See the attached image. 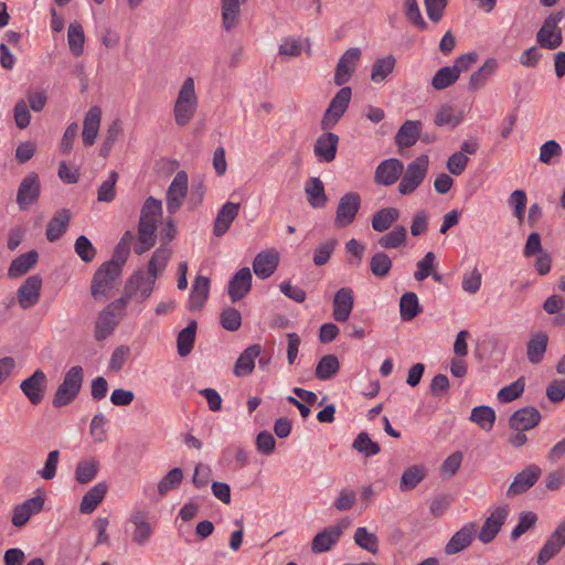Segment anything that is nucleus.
Returning a JSON list of instances; mask_svg holds the SVG:
<instances>
[{
	"mask_svg": "<svg viewBox=\"0 0 565 565\" xmlns=\"http://www.w3.org/2000/svg\"><path fill=\"white\" fill-rule=\"evenodd\" d=\"M162 213V203L160 200L149 196L140 212V218L138 224V241L139 244L135 247L137 255H142L156 243V231L158 216Z\"/></svg>",
	"mask_w": 565,
	"mask_h": 565,
	"instance_id": "1",
	"label": "nucleus"
},
{
	"mask_svg": "<svg viewBox=\"0 0 565 565\" xmlns=\"http://www.w3.org/2000/svg\"><path fill=\"white\" fill-rule=\"evenodd\" d=\"M129 300L130 295H122L120 298L108 303L106 308L97 315L94 327V337L96 341H104L113 334L116 327L125 316Z\"/></svg>",
	"mask_w": 565,
	"mask_h": 565,
	"instance_id": "2",
	"label": "nucleus"
},
{
	"mask_svg": "<svg viewBox=\"0 0 565 565\" xmlns=\"http://www.w3.org/2000/svg\"><path fill=\"white\" fill-rule=\"evenodd\" d=\"M199 106L195 84L192 77H186L181 85L173 107L174 121L179 127L186 126L194 117Z\"/></svg>",
	"mask_w": 565,
	"mask_h": 565,
	"instance_id": "3",
	"label": "nucleus"
},
{
	"mask_svg": "<svg viewBox=\"0 0 565 565\" xmlns=\"http://www.w3.org/2000/svg\"><path fill=\"white\" fill-rule=\"evenodd\" d=\"M84 381V371L79 365L72 366L64 375L62 383L54 393V407L70 405L78 395Z\"/></svg>",
	"mask_w": 565,
	"mask_h": 565,
	"instance_id": "4",
	"label": "nucleus"
},
{
	"mask_svg": "<svg viewBox=\"0 0 565 565\" xmlns=\"http://www.w3.org/2000/svg\"><path fill=\"white\" fill-rule=\"evenodd\" d=\"M429 167V159L427 154H420L415 160L409 162L402 173L403 175L399 184L398 192L402 195H408L424 182Z\"/></svg>",
	"mask_w": 565,
	"mask_h": 565,
	"instance_id": "5",
	"label": "nucleus"
},
{
	"mask_svg": "<svg viewBox=\"0 0 565 565\" xmlns=\"http://www.w3.org/2000/svg\"><path fill=\"white\" fill-rule=\"evenodd\" d=\"M564 10L551 13L543 22L541 29L536 33L537 44L547 50H555L563 43L562 30L558 26L564 19Z\"/></svg>",
	"mask_w": 565,
	"mask_h": 565,
	"instance_id": "6",
	"label": "nucleus"
},
{
	"mask_svg": "<svg viewBox=\"0 0 565 565\" xmlns=\"http://www.w3.org/2000/svg\"><path fill=\"white\" fill-rule=\"evenodd\" d=\"M352 97V89L349 86L342 87L331 99L321 120L322 130L332 129L347 111Z\"/></svg>",
	"mask_w": 565,
	"mask_h": 565,
	"instance_id": "7",
	"label": "nucleus"
},
{
	"mask_svg": "<svg viewBox=\"0 0 565 565\" xmlns=\"http://www.w3.org/2000/svg\"><path fill=\"white\" fill-rule=\"evenodd\" d=\"M121 271L118 265L104 263L94 274L90 285V292L94 299L99 300L106 296L107 290L113 287Z\"/></svg>",
	"mask_w": 565,
	"mask_h": 565,
	"instance_id": "8",
	"label": "nucleus"
},
{
	"mask_svg": "<svg viewBox=\"0 0 565 565\" xmlns=\"http://www.w3.org/2000/svg\"><path fill=\"white\" fill-rule=\"evenodd\" d=\"M361 207V196L358 192H348L340 198L334 225L337 227H347L351 225Z\"/></svg>",
	"mask_w": 565,
	"mask_h": 565,
	"instance_id": "9",
	"label": "nucleus"
},
{
	"mask_svg": "<svg viewBox=\"0 0 565 565\" xmlns=\"http://www.w3.org/2000/svg\"><path fill=\"white\" fill-rule=\"evenodd\" d=\"M41 193V183L35 172H30L24 177L18 188L17 203L21 211L28 210L38 202Z\"/></svg>",
	"mask_w": 565,
	"mask_h": 565,
	"instance_id": "10",
	"label": "nucleus"
},
{
	"mask_svg": "<svg viewBox=\"0 0 565 565\" xmlns=\"http://www.w3.org/2000/svg\"><path fill=\"white\" fill-rule=\"evenodd\" d=\"M157 278L149 270L147 273L138 270L126 282L124 295H130L131 298L134 295L139 294L141 300H146L151 296Z\"/></svg>",
	"mask_w": 565,
	"mask_h": 565,
	"instance_id": "11",
	"label": "nucleus"
},
{
	"mask_svg": "<svg viewBox=\"0 0 565 565\" xmlns=\"http://www.w3.org/2000/svg\"><path fill=\"white\" fill-rule=\"evenodd\" d=\"M361 55L362 52L359 47H350L342 54L337 64L333 77L337 86H342L350 81L352 74L355 72Z\"/></svg>",
	"mask_w": 565,
	"mask_h": 565,
	"instance_id": "12",
	"label": "nucleus"
},
{
	"mask_svg": "<svg viewBox=\"0 0 565 565\" xmlns=\"http://www.w3.org/2000/svg\"><path fill=\"white\" fill-rule=\"evenodd\" d=\"M188 174L179 171L174 175L167 191V210L169 214H174L181 207L188 192Z\"/></svg>",
	"mask_w": 565,
	"mask_h": 565,
	"instance_id": "13",
	"label": "nucleus"
},
{
	"mask_svg": "<svg viewBox=\"0 0 565 565\" xmlns=\"http://www.w3.org/2000/svg\"><path fill=\"white\" fill-rule=\"evenodd\" d=\"M542 469L537 465H529L521 472H519L510 487L507 494L515 497L530 490L541 477Z\"/></svg>",
	"mask_w": 565,
	"mask_h": 565,
	"instance_id": "14",
	"label": "nucleus"
},
{
	"mask_svg": "<svg viewBox=\"0 0 565 565\" xmlns=\"http://www.w3.org/2000/svg\"><path fill=\"white\" fill-rule=\"evenodd\" d=\"M46 382L45 373L38 369L31 376L21 382L20 388L32 405H39L44 397Z\"/></svg>",
	"mask_w": 565,
	"mask_h": 565,
	"instance_id": "15",
	"label": "nucleus"
},
{
	"mask_svg": "<svg viewBox=\"0 0 565 565\" xmlns=\"http://www.w3.org/2000/svg\"><path fill=\"white\" fill-rule=\"evenodd\" d=\"M508 514L509 510L507 507H498L486 519L480 532L478 533V539L484 544L492 542L504 524Z\"/></svg>",
	"mask_w": 565,
	"mask_h": 565,
	"instance_id": "16",
	"label": "nucleus"
},
{
	"mask_svg": "<svg viewBox=\"0 0 565 565\" xmlns=\"http://www.w3.org/2000/svg\"><path fill=\"white\" fill-rule=\"evenodd\" d=\"M478 532V524L469 522L458 530L445 546L447 555H455L466 550L473 541Z\"/></svg>",
	"mask_w": 565,
	"mask_h": 565,
	"instance_id": "17",
	"label": "nucleus"
},
{
	"mask_svg": "<svg viewBox=\"0 0 565 565\" xmlns=\"http://www.w3.org/2000/svg\"><path fill=\"white\" fill-rule=\"evenodd\" d=\"M148 516V512L140 509L134 510L130 514L129 522L134 525L131 537L138 546H145L152 536L153 530Z\"/></svg>",
	"mask_w": 565,
	"mask_h": 565,
	"instance_id": "18",
	"label": "nucleus"
},
{
	"mask_svg": "<svg viewBox=\"0 0 565 565\" xmlns=\"http://www.w3.org/2000/svg\"><path fill=\"white\" fill-rule=\"evenodd\" d=\"M565 544V519L548 536L543 547L540 550L536 563L537 565H545L550 562Z\"/></svg>",
	"mask_w": 565,
	"mask_h": 565,
	"instance_id": "19",
	"label": "nucleus"
},
{
	"mask_svg": "<svg viewBox=\"0 0 565 565\" xmlns=\"http://www.w3.org/2000/svg\"><path fill=\"white\" fill-rule=\"evenodd\" d=\"M403 171V162L399 159L390 158L383 160L376 167L374 180L377 184L388 186L394 184L401 178Z\"/></svg>",
	"mask_w": 565,
	"mask_h": 565,
	"instance_id": "20",
	"label": "nucleus"
},
{
	"mask_svg": "<svg viewBox=\"0 0 565 565\" xmlns=\"http://www.w3.org/2000/svg\"><path fill=\"white\" fill-rule=\"evenodd\" d=\"M252 271L248 267L241 268L228 281L227 292L232 302L246 297L252 288Z\"/></svg>",
	"mask_w": 565,
	"mask_h": 565,
	"instance_id": "21",
	"label": "nucleus"
},
{
	"mask_svg": "<svg viewBox=\"0 0 565 565\" xmlns=\"http://www.w3.org/2000/svg\"><path fill=\"white\" fill-rule=\"evenodd\" d=\"M347 524L338 523L333 526L326 527L319 532L311 542V550L313 553H324L339 541L343 534Z\"/></svg>",
	"mask_w": 565,
	"mask_h": 565,
	"instance_id": "22",
	"label": "nucleus"
},
{
	"mask_svg": "<svg viewBox=\"0 0 565 565\" xmlns=\"http://www.w3.org/2000/svg\"><path fill=\"white\" fill-rule=\"evenodd\" d=\"M332 317L338 322H345L353 309L354 294L350 287L340 288L333 297Z\"/></svg>",
	"mask_w": 565,
	"mask_h": 565,
	"instance_id": "23",
	"label": "nucleus"
},
{
	"mask_svg": "<svg viewBox=\"0 0 565 565\" xmlns=\"http://www.w3.org/2000/svg\"><path fill=\"white\" fill-rule=\"evenodd\" d=\"M423 124L419 120H406L402 124L395 135V143L399 153L419 140Z\"/></svg>",
	"mask_w": 565,
	"mask_h": 565,
	"instance_id": "24",
	"label": "nucleus"
},
{
	"mask_svg": "<svg viewBox=\"0 0 565 565\" xmlns=\"http://www.w3.org/2000/svg\"><path fill=\"white\" fill-rule=\"evenodd\" d=\"M42 288V278L33 275L26 278L22 286L18 289V301L23 309L33 307L40 298Z\"/></svg>",
	"mask_w": 565,
	"mask_h": 565,
	"instance_id": "25",
	"label": "nucleus"
},
{
	"mask_svg": "<svg viewBox=\"0 0 565 565\" xmlns=\"http://www.w3.org/2000/svg\"><path fill=\"white\" fill-rule=\"evenodd\" d=\"M324 131V134L318 137L313 152L319 161L331 162L337 156L339 136L328 130Z\"/></svg>",
	"mask_w": 565,
	"mask_h": 565,
	"instance_id": "26",
	"label": "nucleus"
},
{
	"mask_svg": "<svg viewBox=\"0 0 565 565\" xmlns=\"http://www.w3.org/2000/svg\"><path fill=\"white\" fill-rule=\"evenodd\" d=\"M279 254L271 249L258 253L253 262V270L259 279L269 278L277 269Z\"/></svg>",
	"mask_w": 565,
	"mask_h": 565,
	"instance_id": "27",
	"label": "nucleus"
},
{
	"mask_svg": "<svg viewBox=\"0 0 565 565\" xmlns=\"http://www.w3.org/2000/svg\"><path fill=\"white\" fill-rule=\"evenodd\" d=\"M541 413L534 407H523L515 411L510 419L509 426L513 430H530L539 425Z\"/></svg>",
	"mask_w": 565,
	"mask_h": 565,
	"instance_id": "28",
	"label": "nucleus"
},
{
	"mask_svg": "<svg viewBox=\"0 0 565 565\" xmlns=\"http://www.w3.org/2000/svg\"><path fill=\"white\" fill-rule=\"evenodd\" d=\"M262 353L260 344H252L247 347L237 358L233 372L237 377L249 375L255 369V360Z\"/></svg>",
	"mask_w": 565,
	"mask_h": 565,
	"instance_id": "29",
	"label": "nucleus"
},
{
	"mask_svg": "<svg viewBox=\"0 0 565 565\" xmlns=\"http://www.w3.org/2000/svg\"><path fill=\"white\" fill-rule=\"evenodd\" d=\"M239 212V203L226 202L217 212L214 221L213 234L223 236L231 227Z\"/></svg>",
	"mask_w": 565,
	"mask_h": 565,
	"instance_id": "30",
	"label": "nucleus"
},
{
	"mask_svg": "<svg viewBox=\"0 0 565 565\" xmlns=\"http://www.w3.org/2000/svg\"><path fill=\"white\" fill-rule=\"evenodd\" d=\"M210 292V279L205 276H198L192 285L188 300L190 311H199L203 308Z\"/></svg>",
	"mask_w": 565,
	"mask_h": 565,
	"instance_id": "31",
	"label": "nucleus"
},
{
	"mask_svg": "<svg viewBox=\"0 0 565 565\" xmlns=\"http://www.w3.org/2000/svg\"><path fill=\"white\" fill-rule=\"evenodd\" d=\"M102 119V110L97 106H93L85 115L83 122L82 139L86 147L94 145Z\"/></svg>",
	"mask_w": 565,
	"mask_h": 565,
	"instance_id": "32",
	"label": "nucleus"
},
{
	"mask_svg": "<svg viewBox=\"0 0 565 565\" xmlns=\"http://www.w3.org/2000/svg\"><path fill=\"white\" fill-rule=\"evenodd\" d=\"M71 212L67 209L57 211L49 221L45 236L49 242L60 239L68 228L71 222Z\"/></svg>",
	"mask_w": 565,
	"mask_h": 565,
	"instance_id": "33",
	"label": "nucleus"
},
{
	"mask_svg": "<svg viewBox=\"0 0 565 565\" xmlns=\"http://www.w3.org/2000/svg\"><path fill=\"white\" fill-rule=\"evenodd\" d=\"M548 344V337L545 332L532 333L526 343V358L532 364L543 361Z\"/></svg>",
	"mask_w": 565,
	"mask_h": 565,
	"instance_id": "34",
	"label": "nucleus"
},
{
	"mask_svg": "<svg viewBox=\"0 0 565 565\" xmlns=\"http://www.w3.org/2000/svg\"><path fill=\"white\" fill-rule=\"evenodd\" d=\"M305 193L307 194V200L311 207L322 209L326 206L328 196L320 178H309L305 184Z\"/></svg>",
	"mask_w": 565,
	"mask_h": 565,
	"instance_id": "35",
	"label": "nucleus"
},
{
	"mask_svg": "<svg viewBox=\"0 0 565 565\" xmlns=\"http://www.w3.org/2000/svg\"><path fill=\"white\" fill-rule=\"evenodd\" d=\"M108 490L106 482H99L90 488L82 498L79 511L84 514H89L99 505L104 500Z\"/></svg>",
	"mask_w": 565,
	"mask_h": 565,
	"instance_id": "36",
	"label": "nucleus"
},
{
	"mask_svg": "<svg viewBox=\"0 0 565 565\" xmlns=\"http://www.w3.org/2000/svg\"><path fill=\"white\" fill-rule=\"evenodd\" d=\"M401 217V211L396 207H383L372 215L371 224L375 232L383 233L392 227Z\"/></svg>",
	"mask_w": 565,
	"mask_h": 565,
	"instance_id": "37",
	"label": "nucleus"
},
{
	"mask_svg": "<svg viewBox=\"0 0 565 565\" xmlns=\"http://www.w3.org/2000/svg\"><path fill=\"white\" fill-rule=\"evenodd\" d=\"M38 259L39 254L35 250H30L18 256L12 260L8 269V276L10 278H18L23 276L38 263Z\"/></svg>",
	"mask_w": 565,
	"mask_h": 565,
	"instance_id": "38",
	"label": "nucleus"
},
{
	"mask_svg": "<svg viewBox=\"0 0 565 565\" xmlns=\"http://www.w3.org/2000/svg\"><path fill=\"white\" fill-rule=\"evenodd\" d=\"M196 321L191 320L189 324L182 329L177 337V349L180 356H186L191 353L195 342Z\"/></svg>",
	"mask_w": 565,
	"mask_h": 565,
	"instance_id": "39",
	"label": "nucleus"
},
{
	"mask_svg": "<svg viewBox=\"0 0 565 565\" xmlns=\"http://www.w3.org/2000/svg\"><path fill=\"white\" fill-rule=\"evenodd\" d=\"M498 67L497 60L488 58L482 66H480L476 72H473L470 76L469 81V89L477 90L484 86L487 81L492 76Z\"/></svg>",
	"mask_w": 565,
	"mask_h": 565,
	"instance_id": "40",
	"label": "nucleus"
},
{
	"mask_svg": "<svg viewBox=\"0 0 565 565\" xmlns=\"http://www.w3.org/2000/svg\"><path fill=\"white\" fill-rule=\"evenodd\" d=\"M407 242V230L404 225H396L392 231L381 236L379 245L384 249H397Z\"/></svg>",
	"mask_w": 565,
	"mask_h": 565,
	"instance_id": "41",
	"label": "nucleus"
},
{
	"mask_svg": "<svg viewBox=\"0 0 565 565\" xmlns=\"http://www.w3.org/2000/svg\"><path fill=\"white\" fill-rule=\"evenodd\" d=\"M495 412L492 407L480 405L472 408L469 419L482 430L490 431L495 422Z\"/></svg>",
	"mask_w": 565,
	"mask_h": 565,
	"instance_id": "42",
	"label": "nucleus"
},
{
	"mask_svg": "<svg viewBox=\"0 0 565 565\" xmlns=\"http://www.w3.org/2000/svg\"><path fill=\"white\" fill-rule=\"evenodd\" d=\"M427 470L424 466L414 465L407 468L401 478L399 489L403 492L416 488L426 477Z\"/></svg>",
	"mask_w": 565,
	"mask_h": 565,
	"instance_id": "43",
	"label": "nucleus"
},
{
	"mask_svg": "<svg viewBox=\"0 0 565 565\" xmlns=\"http://www.w3.org/2000/svg\"><path fill=\"white\" fill-rule=\"evenodd\" d=\"M340 370V363L335 355L327 354L323 355L317 366L315 374L317 379L321 381H327L333 379Z\"/></svg>",
	"mask_w": 565,
	"mask_h": 565,
	"instance_id": "44",
	"label": "nucleus"
},
{
	"mask_svg": "<svg viewBox=\"0 0 565 565\" xmlns=\"http://www.w3.org/2000/svg\"><path fill=\"white\" fill-rule=\"evenodd\" d=\"M462 120L460 115L456 114L455 108L449 104L441 105L434 116V125L437 127L456 128Z\"/></svg>",
	"mask_w": 565,
	"mask_h": 565,
	"instance_id": "45",
	"label": "nucleus"
},
{
	"mask_svg": "<svg viewBox=\"0 0 565 565\" xmlns=\"http://www.w3.org/2000/svg\"><path fill=\"white\" fill-rule=\"evenodd\" d=\"M422 311L418 302V297L415 292H405L399 300V313L404 321H411L417 317Z\"/></svg>",
	"mask_w": 565,
	"mask_h": 565,
	"instance_id": "46",
	"label": "nucleus"
},
{
	"mask_svg": "<svg viewBox=\"0 0 565 565\" xmlns=\"http://www.w3.org/2000/svg\"><path fill=\"white\" fill-rule=\"evenodd\" d=\"M67 43L71 53L74 56H79L84 52L85 33L81 23L72 22L67 29Z\"/></svg>",
	"mask_w": 565,
	"mask_h": 565,
	"instance_id": "47",
	"label": "nucleus"
},
{
	"mask_svg": "<svg viewBox=\"0 0 565 565\" xmlns=\"http://www.w3.org/2000/svg\"><path fill=\"white\" fill-rule=\"evenodd\" d=\"M222 22L226 31L232 30L238 23L241 8L239 0H221Z\"/></svg>",
	"mask_w": 565,
	"mask_h": 565,
	"instance_id": "48",
	"label": "nucleus"
},
{
	"mask_svg": "<svg viewBox=\"0 0 565 565\" xmlns=\"http://www.w3.org/2000/svg\"><path fill=\"white\" fill-rule=\"evenodd\" d=\"M396 60L393 55L376 58L371 71V81L382 83L394 71Z\"/></svg>",
	"mask_w": 565,
	"mask_h": 565,
	"instance_id": "49",
	"label": "nucleus"
},
{
	"mask_svg": "<svg viewBox=\"0 0 565 565\" xmlns=\"http://www.w3.org/2000/svg\"><path fill=\"white\" fill-rule=\"evenodd\" d=\"M393 266L392 258L384 252L375 253L370 259V270L377 278L386 277Z\"/></svg>",
	"mask_w": 565,
	"mask_h": 565,
	"instance_id": "50",
	"label": "nucleus"
},
{
	"mask_svg": "<svg viewBox=\"0 0 565 565\" xmlns=\"http://www.w3.org/2000/svg\"><path fill=\"white\" fill-rule=\"evenodd\" d=\"M459 75L452 66H444L439 68L431 78V86L436 90H443L454 85Z\"/></svg>",
	"mask_w": 565,
	"mask_h": 565,
	"instance_id": "51",
	"label": "nucleus"
},
{
	"mask_svg": "<svg viewBox=\"0 0 565 565\" xmlns=\"http://www.w3.org/2000/svg\"><path fill=\"white\" fill-rule=\"evenodd\" d=\"M171 255V248L166 245H161L153 252L152 257L148 263V270L158 277L164 270Z\"/></svg>",
	"mask_w": 565,
	"mask_h": 565,
	"instance_id": "52",
	"label": "nucleus"
},
{
	"mask_svg": "<svg viewBox=\"0 0 565 565\" xmlns=\"http://www.w3.org/2000/svg\"><path fill=\"white\" fill-rule=\"evenodd\" d=\"M99 463L95 459L79 461L75 469V479L81 484H86L95 479Z\"/></svg>",
	"mask_w": 565,
	"mask_h": 565,
	"instance_id": "53",
	"label": "nucleus"
},
{
	"mask_svg": "<svg viewBox=\"0 0 565 565\" xmlns=\"http://www.w3.org/2000/svg\"><path fill=\"white\" fill-rule=\"evenodd\" d=\"M183 480L181 468L171 469L158 483V493L166 497L170 491L177 489Z\"/></svg>",
	"mask_w": 565,
	"mask_h": 565,
	"instance_id": "54",
	"label": "nucleus"
},
{
	"mask_svg": "<svg viewBox=\"0 0 565 565\" xmlns=\"http://www.w3.org/2000/svg\"><path fill=\"white\" fill-rule=\"evenodd\" d=\"M354 542L361 548L375 554L379 550V540L374 533H370L366 527L360 526L354 534Z\"/></svg>",
	"mask_w": 565,
	"mask_h": 565,
	"instance_id": "55",
	"label": "nucleus"
},
{
	"mask_svg": "<svg viewBox=\"0 0 565 565\" xmlns=\"http://www.w3.org/2000/svg\"><path fill=\"white\" fill-rule=\"evenodd\" d=\"M337 246L338 239L335 238H328L320 243L313 252V264L319 267L326 265L330 260Z\"/></svg>",
	"mask_w": 565,
	"mask_h": 565,
	"instance_id": "56",
	"label": "nucleus"
},
{
	"mask_svg": "<svg viewBox=\"0 0 565 565\" xmlns=\"http://www.w3.org/2000/svg\"><path fill=\"white\" fill-rule=\"evenodd\" d=\"M525 388L524 377H520L498 392V399L501 403H511L519 398Z\"/></svg>",
	"mask_w": 565,
	"mask_h": 565,
	"instance_id": "57",
	"label": "nucleus"
},
{
	"mask_svg": "<svg viewBox=\"0 0 565 565\" xmlns=\"http://www.w3.org/2000/svg\"><path fill=\"white\" fill-rule=\"evenodd\" d=\"M352 447L365 457L375 456L380 452V445L373 441L365 431L360 433L353 441Z\"/></svg>",
	"mask_w": 565,
	"mask_h": 565,
	"instance_id": "58",
	"label": "nucleus"
},
{
	"mask_svg": "<svg viewBox=\"0 0 565 565\" xmlns=\"http://www.w3.org/2000/svg\"><path fill=\"white\" fill-rule=\"evenodd\" d=\"M118 181V173L111 171L97 190V200L100 202H111L116 196V183Z\"/></svg>",
	"mask_w": 565,
	"mask_h": 565,
	"instance_id": "59",
	"label": "nucleus"
},
{
	"mask_svg": "<svg viewBox=\"0 0 565 565\" xmlns=\"http://www.w3.org/2000/svg\"><path fill=\"white\" fill-rule=\"evenodd\" d=\"M537 516L534 512L522 511L519 515V522L511 533V540L516 541L525 532L534 527Z\"/></svg>",
	"mask_w": 565,
	"mask_h": 565,
	"instance_id": "60",
	"label": "nucleus"
},
{
	"mask_svg": "<svg viewBox=\"0 0 565 565\" xmlns=\"http://www.w3.org/2000/svg\"><path fill=\"white\" fill-rule=\"evenodd\" d=\"M74 249L84 263L93 262L97 254L96 248L85 235H81L76 238Z\"/></svg>",
	"mask_w": 565,
	"mask_h": 565,
	"instance_id": "61",
	"label": "nucleus"
},
{
	"mask_svg": "<svg viewBox=\"0 0 565 565\" xmlns=\"http://www.w3.org/2000/svg\"><path fill=\"white\" fill-rule=\"evenodd\" d=\"M220 322L225 330L236 331L239 329L242 324L241 312L233 307H227L223 309L220 317Z\"/></svg>",
	"mask_w": 565,
	"mask_h": 565,
	"instance_id": "62",
	"label": "nucleus"
},
{
	"mask_svg": "<svg viewBox=\"0 0 565 565\" xmlns=\"http://www.w3.org/2000/svg\"><path fill=\"white\" fill-rule=\"evenodd\" d=\"M406 19L419 30H426L427 23L424 20L417 0H405Z\"/></svg>",
	"mask_w": 565,
	"mask_h": 565,
	"instance_id": "63",
	"label": "nucleus"
},
{
	"mask_svg": "<svg viewBox=\"0 0 565 565\" xmlns=\"http://www.w3.org/2000/svg\"><path fill=\"white\" fill-rule=\"evenodd\" d=\"M463 455L461 451H455L449 455L440 466V473L445 478H451L459 470Z\"/></svg>",
	"mask_w": 565,
	"mask_h": 565,
	"instance_id": "64",
	"label": "nucleus"
}]
</instances>
